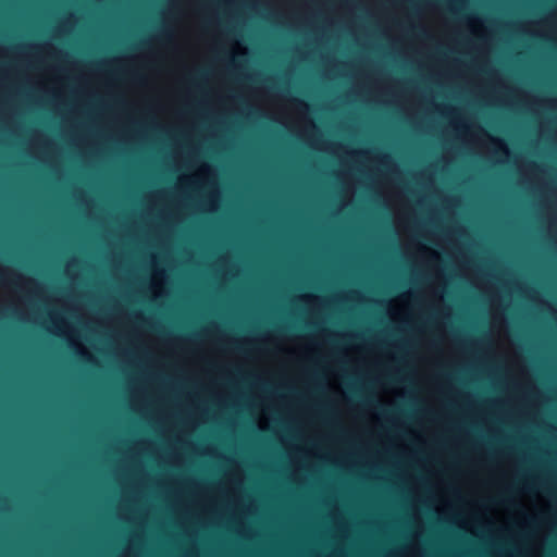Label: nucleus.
I'll return each mask as SVG.
<instances>
[{"mask_svg": "<svg viewBox=\"0 0 557 557\" xmlns=\"http://www.w3.org/2000/svg\"><path fill=\"white\" fill-rule=\"evenodd\" d=\"M297 103H298L300 107H305V108H307V104H306L304 101H299V100H297Z\"/></svg>", "mask_w": 557, "mask_h": 557, "instance_id": "f257e3e1", "label": "nucleus"}, {"mask_svg": "<svg viewBox=\"0 0 557 557\" xmlns=\"http://www.w3.org/2000/svg\"><path fill=\"white\" fill-rule=\"evenodd\" d=\"M0 278H1L2 281H4V275H3V273H2L1 271H0Z\"/></svg>", "mask_w": 557, "mask_h": 557, "instance_id": "f03ea898", "label": "nucleus"}]
</instances>
